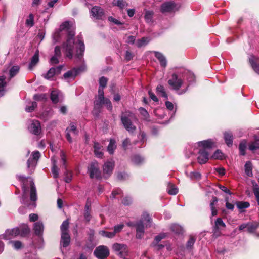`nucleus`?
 <instances>
[{"label":"nucleus","instance_id":"1","mask_svg":"<svg viewBox=\"0 0 259 259\" xmlns=\"http://www.w3.org/2000/svg\"><path fill=\"white\" fill-rule=\"evenodd\" d=\"M67 35L66 41L63 44V51L67 57H72L74 46L75 47L76 56L81 60L83 55L85 47L82 37L78 36L75 41L74 38V28L72 23L66 21L60 26L59 29L56 31L53 35V40L55 42L58 41L59 37L62 35Z\"/></svg>","mask_w":259,"mask_h":259},{"label":"nucleus","instance_id":"2","mask_svg":"<svg viewBox=\"0 0 259 259\" xmlns=\"http://www.w3.org/2000/svg\"><path fill=\"white\" fill-rule=\"evenodd\" d=\"M200 148L197 157L198 162L200 164L206 163L209 159L208 150L214 146V143L211 140H204L197 143Z\"/></svg>","mask_w":259,"mask_h":259},{"label":"nucleus","instance_id":"3","mask_svg":"<svg viewBox=\"0 0 259 259\" xmlns=\"http://www.w3.org/2000/svg\"><path fill=\"white\" fill-rule=\"evenodd\" d=\"M152 221L149 215L144 212L142 214L141 219L137 222L135 226L136 228V238L140 239L142 237L143 233L144 232V223L146 225V227H150Z\"/></svg>","mask_w":259,"mask_h":259},{"label":"nucleus","instance_id":"4","mask_svg":"<svg viewBox=\"0 0 259 259\" xmlns=\"http://www.w3.org/2000/svg\"><path fill=\"white\" fill-rule=\"evenodd\" d=\"M69 222L64 221L61 226V237L60 245L61 246L66 247L69 245L70 242V237L68 233Z\"/></svg>","mask_w":259,"mask_h":259},{"label":"nucleus","instance_id":"5","mask_svg":"<svg viewBox=\"0 0 259 259\" xmlns=\"http://www.w3.org/2000/svg\"><path fill=\"white\" fill-rule=\"evenodd\" d=\"M29 229L27 225L24 226L23 231L20 232L18 228H13L12 229H8L6 231L4 234L2 235V238L6 240H10L16 237L19 234L24 235L29 232Z\"/></svg>","mask_w":259,"mask_h":259},{"label":"nucleus","instance_id":"6","mask_svg":"<svg viewBox=\"0 0 259 259\" xmlns=\"http://www.w3.org/2000/svg\"><path fill=\"white\" fill-rule=\"evenodd\" d=\"M113 250L120 257H125L127 255L128 249L127 245L124 244L115 243L112 245Z\"/></svg>","mask_w":259,"mask_h":259},{"label":"nucleus","instance_id":"7","mask_svg":"<svg viewBox=\"0 0 259 259\" xmlns=\"http://www.w3.org/2000/svg\"><path fill=\"white\" fill-rule=\"evenodd\" d=\"M88 172L91 178L100 179L101 178L99 165L96 161H93L91 163L88 167Z\"/></svg>","mask_w":259,"mask_h":259},{"label":"nucleus","instance_id":"8","mask_svg":"<svg viewBox=\"0 0 259 259\" xmlns=\"http://www.w3.org/2000/svg\"><path fill=\"white\" fill-rule=\"evenodd\" d=\"M94 254L99 259H105L109 255V250L107 247L101 245L96 248Z\"/></svg>","mask_w":259,"mask_h":259},{"label":"nucleus","instance_id":"9","mask_svg":"<svg viewBox=\"0 0 259 259\" xmlns=\"http://www.w3.org/2000/svg\"><path fill=\"white\" fill-rule=\"evenodd\" d=\"M183 81L180 78H179L176 74H173L171 78L168 80V84L174 90H179L182 87Z\"/></svg>","mask_w":259,"mask_h":259},{"label":"nucleus","instance_id":"10","mask_svg":"<svg viewBox=\"0 0 259 259\" xmlns=\"http://www.w3.org/2000/svg\"><path fill=\"white\" fill-rule=\"evenodd\" d=\"M28 128L29 131L35 135H39L41 132L40 123L38 120L31 121Z\"/></svg>","mask_w":259,"mask_h":259},{"label":"nucleus","instance_id":"11","mask_svg":"<svg viewBox=\"0 0 259 259\" xmlns=\"http://www.w3.org/2000/svg\"><path fill=\"white\" fill-rule=\"evenodd\" d=\"M102 107L105 106L109 110H111L112 106L111 102L108 98H99V100L95 102V109L99 107L100 105Z\"/></svg>","mask_w":259,"mask_h":259},{"label":"nucleus","instance_id":"12","mask_svg":"<svg viewBox=\"0 0 259 259\" xmlns=\"http://www.w3.org/2000/svg\"><path fill=\"white\" fill-rule=\"evenodd\" d=\"M90 14L95 19H102L104 16L103 10L99 6L93 7L90 11Z\"/></svg>","mask_w":259,"mask_h":259},{"label":"nucleus","instance_id":"13","mask_svg":"<svg viewBox=\"0 0 259 259\" xmlns=\"http://www.w3.org/2000/svg\"><path fill=\"white\" fill-rule=\"evenodd\" d=\"M121 121L125 128L129 133H133L136 129V126L132 124L131 120L126 115H122Z\"/></svg>","mask_w":259,"mask_h":259},{"label":"nucleus","instance_id":"14","mask_svg":"<svg viewBox=\"0 0 259 259\" xmlns=\"http://www.w3.org/2000/svg\"><path fill=\"white\" fill-rule=\"evenodd\" d=\"M62 68V66H59L56 67H52L47 72L46 74H43L44 78L47 79L52 78L56 74H59Z\"/></svg>","mask_w":259,"mask_h":259},{"label":"nucleus","instance_id":"15","mask_svg":"<svg viewBox=\"0 0 259 259\" xmlns=\"http://www.w3.org/2000/svg\"><path fill=\"white\" fill-rule=\"evenodd\" d=\"M83 70V68H73L64 74L63 77L66 80H70L74 79L75 76L81 71Z\"/></svg>","mask_w":259,"mask_h":259},{"label":"nucleus","instance_id":"16","mask_svg":"<svg viewBox=\"0 0 259 259\" xmlns=\"http://www.w3.org/2000/svg\"><path fill=\"white\" fill-rule=\"evenodd\" d=\"M176 9V4L171 2L164 3L161 6V11L162 13L171 12Z\"/></svg>","mask_w":259,"mask_h":259},{"label":"nucleus","instance_id":"17","mask_svg":"<svg viewBox=\"0 0 259 259\" xmlns=\"http://www.w3.org/2000/svg\"><path fill=\"white\" fill-rule=\"evenodd\" d=\"M66 137L69 143H71L72 142V138L70 136V133H72L74 135H76L77 134V131L76 130V127L73 123H71L70 124L69 127L67 128L66 130Z\"/></svg>","mask_w":259,"mask_h":259},{"label":"nucleus","instance_id":"18","mask_svg":"<svg viewBox=\"0 0 259 259\" xmlns=\"http://www.w3.org/2000/svg\"><path fill=\"white\" fill-rule=\"evenodd\" d=\"M40 156V153L36 151H34L32 153V159L30 158L27 161V166L28 167H30L31 166H34L36 164V161L39 158Z\"/></svg>","mask_w":259,"mask_h":259},{"label":"nucleus","instance_id":"19","mask_svg":"<svg viewBox=\"0 0 259 259\" xmlns=\"http://www.w3.org/2000/svg\"><path fill=\"white\" fill-rule=\"evenodd\" d=\"M114 166V163L112 161H108L106 162L103 166V171L104 174L107 175L108 177L112 172Z\"/></svg>","mask_w":259,"mask_h":259},{"label":"nucleus","instance_id":"20","mask_svg":"<svg viewBox=\"0 0 259 259\" xmlns=\"http://www.w3.org/2000/svg\"><path fill=\"white\" fill-rule=\"evenodd\" d=\"M153 53L155 56L159 60L161 66L163 67H165L167 65V61L164 55L162 53L156 51H154Z\"/></svg>","mask_w":259,"mask_h":259},{"label":"nucleus","instance_id":"21","mask_svg":"<svg viewBox=\"0 0 259 259\" xmlns=\"http://www.w3.org/2000/svg\"><path fill=\"white\" fill-rule=\"evenodd\" d=\"M256 60L254 56H252L249 58V63L253 70L259 75V64Z\"/></svg>","mask_w":259,"mask_h":259},{"label":"nucleus","instance_id":"22","mask_svg":"<svg viewBox=\"0 0 259 259\" xmlns=\"http://www.w3.org/2000/svg\"><path fill=\"white\" fill-rule=\"evenodd\" d=\"M34 230L36 235L41 236L44 230V225L41 222H38L34 224Z\"/></svg>","mask_w":259,"mask_h":259},{"label":"nucleus","instance_id":"23","mask_svg":"<svg viewBox=\"0 0 259 259\" xmlns=\"http://www.w3.org/2000/svg\"><path fill=\"white\" fill-rule=\"evenodd\" d=\"M224 137L226 144L228 146H231L233 142L232 134L229 132H225L224 134Z\"/></svg>","mask_w":259,"mask_h":259},{"label":"nucleus","instance_id":"24","mask_svg":"<svg viewBox=\"0 0 259 259\" xmlns=\"http://www.w3.org/2000/svg\"><path fill=\"white\" fill-rule=\"evenodd\" d=\"M39 61L38 53L36 52L31 59V62L29 65L28 68L30 70H32L34 67L37 64Z\"/></svg>","mask_w":259,"mask_h":259},{"label":"nucleus","instance_id":"25","mask_svg":"<svg viewBox=\"0 0 259 259\" xmlns=\"http://www.w3.org/2000/svg\"><path fill=\"white\" fill-rule=\"evenodd\" d=\"M30 199L35 201L37 200L36 190L34 183L32 181L30 183Z\"/></svg>","mask_w":259,"mask_h":259},{"label":"nucleus","instance_id":"26","mask_svg":"<svg viewBox=\"0 0 259 259\" xmlns=\"http://www.w3.org/2000/svg\"><path fill=\"white\" fill-rule=\"evenodd\" d=\"M167 192L170 195H176L178 192V188L172 183H168L167 186Z\"/></svg>","mask_w":259,"mask_h":259},{"label":"nucleus","instance_id":"27","mask_svg":"<svg viewBox=\"0 0 259 259\" xmlns=\"http://www.w3.org/2000/svg\"><path fill=\"white\" fill-rule=\"evenodd\" d=\"M245 174L248 177L252 176V165L250 161H247L244 165Z\"/></svg>","mask_w":259,"mask_h":259},{"label":"nucleus","instance_id":"28","mask_svg":"<svg viewBox=\"0 0 259 259\" xmlns=\"http://www.w3.org/2000/svg\"><path fill=\"white\" fill-rule=\"evenodd\" d=\"M116 148V141L114 139H111L107 147V150L110 154H113L115 149Z\"/></svg>","mask_w":259,"mask_h":259},{"label":"nucleus","instance_id":"29","mask_svg":"<svg viewBox=\"0 0 259 259\" xmlns=\"http://www.w3.org/2000/svg\"><path fill=\"white\" fill-rule=\"evenodd\" d=\"M156 93L158 96H161L162 97H167V95L165 92V89L164 88L163 86H162L160 84L158 85L157 87Z\"/></svg>","mask_w":259,"mask_h":259},{"label":"nucleus","instance_id":"30","mask_svg":"<svg viewBox=\"0 0 259 259\" xmlns=\"http://www.w3.org/2000/svg\"><path fill=\"white\" fill-rule=\"evenodd\" d=\"M236 204L240 212H242L243 209L247 208L250 206L248 202L238 201L236 203Z\"/></svg>","mask_w":259,"mask_h":259},{"label":"nucleus","instance_id":"31","mask_svg":"<svg viewBox=\"0 0 259 259\" xmlns=\"http://www.w3.org/2000/svg\"><path fill=\"white\" fill-rule=\"evenodd\" d=\"M4 76L0 77V96H3L5 92V87L6 84Z\"/></svg>","mask_w":259,"mask_h":259},{"label":"nucleus","instance_id":"32","mask_svg":"<svg viewBox=\"0 0 259 259\" xmlns=\"http://www.w3.org/2000/svg\"><path fill=\"white\" fill-rule=\"evenodd\" d=\"M259 226V224L257 222L248 223L247 231L249 233L253 232Z\"/></svg>","mask_w":259,"mask_h":259},{"label":"nucleus","instance_id":"33","mask_svg":"<svg viewBox=\"0 0 259 259\" xmlns=\"http://www.w3.org/2000/svg\"><path fill=\"white\" fill-rule=\"evenodd\" d=\"M218 199L217 197H213V200L210 204V207L211 210V214L212 216H215L217 214L218 211L214 207L215 204L217 202Z\"/></svg>","mask_w":259,"mask_h":259},{"label":"nucleus","instance_id":"34","mask_svg":"<svg viewBox=\"0 0 259 259\" xmlns=\"http://www.w3.org/2000/svg\"><path fill=\"white\" fill-rule=\"evenodd\" d=\"M149 41V39L147 37H143L140 39L138 40L136 42V45L140 48L147 45Z\"/></svg>","mask_w":259,"mask_h":259},{"label":"nucleus","instance_id":"35","mask_svg":"<svg viewBox=\"0 0 259 259\" xmlns=\"http://www.w3.org/2000/svg\"><path fill=\"white\" fill-rule=\"evenodd\" d=\"M113 4L114 5L119 7L120 9H123L127 6V3L124 0H114Z\"/></svg>","mask_w":259,"mask_h":259},{"label":"nucleus","instance_id":"36","mask_svg":"<svg viewBox=\"0 0 259 259\" xmlns=\"http://www.w3.org/2000/svg\"><path fill=\"white\" fill-rule=\"evenodd\" d=\"M20 67L19 66H13L10 70L9 74L10 78L14 77L19 71Z\"/></svg>","mask_w":259,"mask_h":259},{"label":"nucleus","instance_id":"37","mask_svg":"<svg viewBox=\"0 0 259 259\" xmlns=\"http://www.w3.org/2000/svg\"><path fill=\"white\" fill-rule=\"evenodd\" d=\"M90 207L86 205L85 207V209L84 211V219L87 222H89L92 218L91 213H90Z\"/></svg>","mask_w":259,"mask_h":259},{"label":"nucleus","instance_id":"38","mask_svg":"<svg viewBox=\"0 0 259 259\" xmlns=\"http://www.w3.org/2000/svg\"><path fill=\"white\" fill-rule=\"evenodd\" d=\"M246 142L245 141H241L239 145V149L240 154L242 155L245 154V149L246 148Z\"/></svg>","mask_w":259,"mask_h":259},{"label":"nucleus","instance_id":"39","mask_svg":"<svg viewBox=\"0 0 259 259\" xmlns=\"http://www.w3.org/2000/svg\"><path fill=\"white\" fill-rule=\"evenodd\" d=\"M52 160L53 161V166L51 169L53 177L55 178H57L58 177V168L56 166V161L55 160H53V158L52 159Z\"/></svg>","mask_w":259,"mask_h":259},{"label":"nucleus","instance_id":"40","mask_svg":"<svg viewBox=\"0 0 259 259\" xmlns=\"http://www.w3.org/2000/svg\"><path fill=\"white\" fill-rule=\"evenodd\" d=\"M99 234L103 237H106L109 238H113L115 236V233H113V232H110L104 230L100 231L99 232Z\"/></svg>","mask_w":259,"mask_h":259},{"label":"nucleus","instance_id":"41","mask_svg":"<svg viewBox=\"0 0 259 259\" xmlns=\"http://www.w3.org/2000/svg\"><path fill=\"white\" fill-rule=\"evenodd\" d=\"M153 13L151 11H147L145 12L144 18L147 23H150L152 21Z\"/></svg>","mask_w":259,"mask_h":259},{"label":"nucleus","instance_id":"42","mask_svg":"<svg viewBox=\"0 0 259 259\" xmlns=\"http://www.w3.org/2000/svg\"><path fill=\"white\" fill-rule=\"evenodd\" d=\"M22 189H23V195H22V200H21V202L22 203H25V199H27L28 189L24 185L23 186Z\"/></svg>","mask_w":259,"mask_h":259},{"label":"nucleus","instance_id":"43","mask_svg":"<svg viewBox=\"0 0 259 259\" xmlns=\"http://www.w3.org/2000/svg\"><path fill=\"white\" fill-rule=\"evenodd\" d=\"M220 227L224 228L226 227V225L221 218H218L215 222V229H218Z\"/></svg>","mask_w":259,"mask_h":259},{"label":"nucleus","instance_id":"44","mask_svg":"<svg viewBox=\"0 0 259 259\" xmlns=\"http://www.w3.org/2000/svg\"><path fill=\"white\" fill-rule=\"evenodd\" d=\"M132 161L135 164H139L143 161V158L139 155H134L132 158Z\"/></svg>","mask_w":259,"mask_h":259},{"label":"nucleus","instance_id":"45","mask_svg":"<svg viewBox=\"0 0 259 259\" xmlns=\"http://www.w3.org/2000/svg\"><path fill=\"white\" fill-rule=\"evenodd\" d=\"M139 111L140 114L142 116V118L144 120H148L149 118V114L148 112L143 108H140Z\"/></svg>","mask_w":259,"mask_h":259},{"label":"nucleus","instance_id":"46","mask_svg":"<svg viewBox=\"0 0 259 259\" xmlns=\"http://www.w3.org/2000/svg\"><path fill=\"white\" fill-rule=\"evenodd\" d=\"M189 176L191 179L196 180H199L201 177L200 173L197 171H193L191 172Z\"/></svg>","mask_w":259,"mask_h":259},{"label":"nucleus","instance_id":"47","mask_svg":"<svg viewBox=\"0 0 259 259\" xmlns=\"http://www.w3.org/2000/svg\"><path fill=\"white\" fill-rule=\"evenodd\" d=\"M170 229L176 233H180L182 230L181 227L177 224L171 225Z\"/></svg>","mask_w":259,"mask_h":259},{"label":"nucleus","instance_id":"48","mask_svg":"<svg viewBox=\"0 0 259 259\" xmlns=\"http://www.w3.org/2000/svg\"><path fill=\"white\" fill-rule=\"evenodd\" d=\"M37 106L36 102H33L30 103V105H27L25 110L27 112H30L33 111Z\"/></svg>","mask_w":259,"mask_h":259},{"label":"nucleus","instance_id":"49","mask_svg":"<svg viewBox=\"0 0 259 259\" xmlns=\"http://www.w3.org/2000/svg\"><path fill=\"white\" fill-rule=\"evenodd\" d=\"M211 157L214 159H222L223 158V154L221 151L217 150Z\"/></svg>","mask_w":259,"mask_h":259},{"label":"nucleus","instance_id":"50","mask_svg":"<svg viewBox=\"0 0 259 259\" xmlns=\"http://www.w3.org/2000/svg\"><path fill=\"white\" fill-rule=\"evenodd\" d=\"M196 241V238L193 236H190L189 240L187 243V248L191 249L193 247L195 242Z\"/></svg>","mask_w":259,"mask_h":259},{"label":"nucleus","instance_id":"51","mask_svg":"<svg viewBox=\"0 0 259 259\" xmlns=\"http://www.w3.org/2000/svg\"><path fill=\"white\" fill-rule=\"evenodd\" d=\"M26 24L30 27L34 25V16L32 14L29 15L28 18L26 20Z\"/></svg>","mask_w":259,"mask_h":259},{"label":"nucleus","instance_id":"52","mask_svg":"<svg viewBox=\"0 0 259 259\" xmlns=\"http://www.w3.org/2000/svg\"><path fill=\"white\" fill-rule=\"evenodd\" d=\"M63 96L62 92L58 90H53L51 93L50 97H61Z\"/></svg>","mask_w":259,"mask_h":259},{"label":"nucleus","instance_id":"53","mask_svg":"<svg viewBox=\"0 0 259 259\" xmlns=\"http://www.w3.org/2000/svg\"><path fill=\"white\" fill-rule=\"evenodd\" d=\"M259 149V142L255 141L250 143L249 145V149L251 151H253Z\"/></svg>","mask_w":259,"mask_h":259},{"label":"nucleus","instance_id":"54","mask_svg":"<svg viewBox=\"0 0 259 259\" xmlns=\"http://www.w3.org/2000/svg\"><path fill=\"white\" fill-rule=\"evenodd\" d=\"M253 190L257 203L259 205V187L256 185L255 186H254Z\"/></svg>","mask_w":259,"mask_h":259},{"label":"nucleus","instance_id":"55","mask_svg":"<svg viewBox=\"0 0 259 259\" xmlns=\"http://www.w3.org/2000/svg\"><path fill=\"white\" fill-rule=\"evenodd\" d=\"M107 83V79L105 77H102L99 79V87L105 88Z\"/></svg>","mask_w":259,"mask_h":259},{"label":"nucleus","instance_id":"56","mask_svg":"<svg viewBox=\"0 0 259 259\" xmlns=\"http://www.w3.org/2000/svg\"><path fill=\"white\" fill-rule=\"evenodd\" d=\"M124 225L120 224L116 226H115L114 227V231L113 233H115V235L116 233L120 232L122 229L123 228Z\"/></svg>","mask_w":259,"mask_h":259},{"label":"nucleus","instance_id":"57","mask_svg":"<svg viewBox=\"0 0 259 259\" xmlns=\"http://www.w3.org/2000/svg\"><path fill=\"white\" fill-rule=\"evenodd\" d=\"M132 199L128 196L125 197L122 200V203L125 205H128L132 203Z\"/></svg>","mask_w":259,"mask_h":259},{"label":"nucleus","instance_id":"58","mask_svg":"<svg viewBox=\"0 0 259 259\" xmlns=\"http://www.w3.org/2000/svg\"><path fill=\"white\" fill-rule=\"evenodd\" d=\"M134 55L130 51H126L125 52V58L127 61H130L133 59Z\"/></svg>","mask_w":259,"mask_h":259},{"label":"nucleus","instance_id":"59","mask_svg":"<svg viewBox=\"0 0 259 259\" xmlns=\"http://www.w3.org/2000/svg\"><path fill=\"white\" fill-rule=\"evenodd\" d=\"M131 142L128 138L124 139L122 142V147L124 149H126L127 147L130 145Z\"/></svg>","mask_w":259,"mask_h":259},{"label":"nucleus","instance_id":"60","mask_svg":"<svg viewBox=\"0 0 259 259\" xmlns=\"http://www.w3.org/2000/svg\"><path fill=\"white\" fill-rule=\"evenodd\" d=\"M135 37L134 36H128L126 39L125 42L128 44H134L135 41Z\"/></svg>","mask_w":259,"mask_h":259},{"label":"nucleus","instance_id":"61","mask_svg":"<svg viewBox=\"0 0 259 259\" xmlns=\"http://www.w3.org/2000/svg\"><path fill=\"white\" fill-rule=\"evenodd\" d=\"M58 57H59V56H56L54 55V56H53L51 59H50V63L52 64H57L59 62V61H58Z\"/></svg>","mask_w":259,"mask_h":259},{"label":"nucleus","instance_id":"62","mask_svg":"<svg viewBox=\"0 0 259 259\" xmlns=\"http://www.w3.org/2000/svg\"><path fill=\"white\" fill-rule=\"evenodd\" d=\"M71 180V174L69 171L65 172V181L66 183H69Z\"/></svg>","mask_w":259,"mask_h":259},{"label":"nucleus","instance_id":"63","mask_svg":"<svg viewBox=\"0 0 259 259\" xmlns=\"http://www.w3.org/2000/svg\"><path fill=\"white\" fill-rule=\"evenodd\" d=\"M165 106L167 109L170 111H172L174 108V104L171 102L169 101L165 102Z\"/></svg>","mask_w":259,"mask_h":259},{"label":"nucleus","instance_id":"64","mask_svg":"<svg viewBox=\"0 0 259 259\" xmlns=\"http://www.w3.org/2000/svg\"><path fill=\"white\" fill-rule=\"evenodd\" d=\"M29 220L31 222H34V221H36L38 218L37 214H35V213L30 214L29 215Z\"/></svg>","mask_w":259,"mask_h":259}]
</instances>
